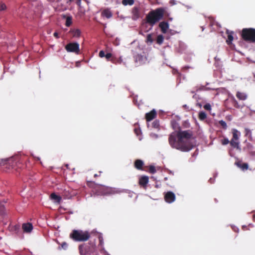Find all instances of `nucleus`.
Instances as JSON below:
<instances>
[{
	"label": "nucleus",
	"instance_id": "1",
	"mask_svg": "<svg viewBox=\"0 0 255 255\" xmlns=\"http://www.w3.org/2000/svg\"><path fill=\"white\" fill-rule=\"evenodd\" d=\"M192 136L193 132L190 130L172 132L168 138L169 143L172 148L183 152L189 151L193 147L190 141Z\"/></svg>",
	"mask_w": 255,
	"mask_h": 255
},
{
	"label": "nucleus",
	"instance_id": "2",
	"mask_svg": "<svg viewBox=\"0 0 255 255\" xmlns=\"http://www.w3.org/2000/svg\"><path fill=\"white\" fill-rule=\"evenodd\" d=\"M165 11V9L163 7L157 8L155 10H151L146 16V22L150 25L153 26L163 18Z\"/></svg>",
	"mask_w": 255,
	"mask_h": 255
},
{
	"label": "nucleus",
	"instance_id": "3",
	"mask_svg": "<svg viewBox=\"0 0 255 255\" xmlns=\"http://www.w3.org/2000/svg\"><path fill=\"white\" fill-rule=\"evenodd\" d=\"M94 233V231L89 233L87 231L73 230L69 235L71 239L75 242H85L88 241Z\"/></svg>",
	"mask_w": 255,
	"mask_h": 255
},
{
	"label": "nucleus",
	"instance_id": "4",
	"mask_svg": "<svg viewBox=\"0 0 255 255\" xmlns=\"http://www.w3.org/2000/svg\"><path fill=\"white\" fill-rule=\"evenodd\" d=\"M241 36L246 41L255 43V28H243L242 30Z\"/></svg>",
	"mask_w": 255,
	"mask_h": 255
},
{
	"label": "nucleus",
	"instance_id": "5",
	"mask_svg": "<svg viewBox=\"0 0 255 255\" xmlns=\"http://www.w3.org/2000/svg\"><path fill=\"white\" fill-rule=\"evenodd\" d=\"M233 138L230 141V145L234 148H239V136H240V132L236 129H232Z\"/></svg>",
	"mask_w": 255,
	"mask_h": 255
},
{
	"label": "nucleus",
	"instance_id": "6",
	"mask_svg": "<svg viewBox=\"0 0 255 255\" xmlns=\"http://www.w3.org/2000/svg\"><path fill=\"white\" fill-rule=\"evenodd\" d=\"M65 49L68 52L79 54L80 52L79 44L77 42H71L65 46Z\"/></svg>",
	"mask_w": 255,
	"mask_h": 255
},
{
	"label": "nucleus",
	"instance_id": "7",
	"mask_svg": "<svg viewBox=\"0 0 255 255\" xmlns=\"http://www.w3.org/2000/svg\"><path fill=\"white\" fill-rule=\"evenodd\" d=\"M134 62L137 66L144 64L147 61L145 55L137 54L134 56Z\"/></svg>",
	"mask_w": 255,
	"mask_h": 255
},
{
	"label": "nucleus",
	"instance_id": "8",
	"mask_svg": "<svg viewBox=\"0 0 255 255\" xmlns=\"http://www.w3.org/2000/svg\"><path fill=\"white\" fill-rule=\"evenodd\" d=\"M164 200L166 202L171 203L175 200V195L172 192L168 191L164 195Z\"/></svg>",
	"mask_w": 255,
	"mask_h": 255
},
{
	"label": "nucleus",
	"instance_id": "9",
	"mask_svg": "<svg viewBox=\"0 0 255 255\" xmlns=\"http://www.w3.org/2000/svg\"><path fill=\"white\" fill-rule=\"evenodd\" d=\"M104 189V194H115L121 192V191L118 189L112 187H104L101 186Z\"/></svg>",
	"mask_w": 255,
	"mask_h": 255
},
{
	"label": "nucleus",
	"instance_id": "10",
	"mask_svg": "<svg viewBox=\"0 0 255 255\" xmlns=\"http://www.w3.org/2000/svg\"><path fill=\"white\" fill-rule=\"evenodd\" d=\"M156 115H157L156 111H155V110L153 109L150 112L147 113L145 114V119H146V121L149 122V121L152 120L153 119H154V118H155V117H156Z\"/></svg>",
	"mask_w": 255,
	"mask_h": 255
},
{
	"label": "nucleus",
	"instance_id": "11",
	"mask_svg": "<svg viewBox=\"0 0 255 255\" xmlns=\"http://www.w3.org/2000/svg\"><path fill=\"white\" fill-rule=\"evenodd\" d=\"M22 229L24 233H29L33 229V226L31 223H23L22 225Z\"/></svg>",
	"mask_w": 255,
	"mask_h": 255
},
{
	"label": "nucleus",
	"instance_id": "12",
	"mask_svg": "<svg viewBox=\"0 0 255 255\" xmlns=\"http://www.w3.org/2000/svg\"><path fill=\"white\" fill-rule=\"evenodd\" d=\"M78 249L81 255H85L90 250L89 247L85 244L79 245Z\"/></svg>",
	"mask_w": 255,
	"mask_h": 255
},
{
	"label": "nucleus",
	"instance_id": "13",
	"mask_svg": "<svg viewBox=\"0 0 255 255\" xmlns=\"http://www.w3.org/2000/svg\"><path fill=\"white\" fill-rule=\"evenodd\" d=\"M149 181V178L147 176H142L139 179V184L142 186L143 187H145L146 186Z\"/></svg>",
	"mask_w": 255,
	"mask_h": 255
},
{
	"label": "nucleus",
	"instance_id": "14",
	"mask_svg": "<svg viewBox=\"0 0 255 255\" xmlns=\"http://www.w3.org/2000/svg\"><path fill=\"white\" fill-rule=\"evenodd\" d=\"M159 27L163 33H166L169 28V24L167 22L162 21L159 24Z\"/></svg>",
	"mask_w": 255,
	"mask_h": 255
},
{
	"label": "nucleus",
	"instance_id": "15",
	"mask_svg": "<svg viewBox=\"0 0 255 255\" xmlns=\"http://www.w3.org/2000/svg\"><path fill=\"white\" fill-rule=\"evenodd\" d=\"M101 15L107 18H110L113 16L112 11L108 8L104 9L101 12Z\"/></svg>",
	"mask_w": 255,
	"mask_h": 255
},
{
	"label": "nucleus",
	"instance_id": "16",
	"mask_svg": "<svg viewBox=\"0 0 255 255\" xmlns=\"http://www.w3.org/2000/svg\"><path fill=\"white\" fill-rule=\"evenodd\" d=\"M143 162L140 159H136L134 163V167L138 170H142Z\"/></svg>",
	"mask_w": 255,
	"mask_h": 255
},
{
	"label": "nucleus",
	"instance_id": "17",
	"mask_svg": "<svg viewBox=\"0 0 255 255\" xmlns=\"http://www.w3.org/2000/svg\"><path fill=\"white\" fill-rule=\"evenodd\" d=\"M236 97L239 100L245 101L247 99L248 95L244 92L238 91L236 93Z\"/></svg>",
	"mask_w": 255,
	"mask_h": 255
},
{
	"label": "nucleus",
	"instance_id": "18",
	"mask_svg": "<svg viewBox=\"0 0 255 255\" xmlns=\"http://www.w3.org/2000/svg\"><path fill=\"white\" fill-rule=\"evenodd\" d=\"M50 198L56 203L59 204L61 201V197L60 196L56 195L55 193L51 194Z\"/></svg>",
	"mask_w": 255,
	"mask_h": 255
},
{
	"label": "nucleus",
	"instance_id": "19",
	"mask_svg": "<svg viewBox=\"0 0 255 255\" xmlns=\"http://www.w3.org/2000/svg\"><path fill=\"white\" fill-rule=\"evenodd\" d=\"M94 236H96L98 237L99 240V246H101V248H103L104 245V240L103 236L101 233H98L97 232H94L93 234Z\"/></svg>",
	"mask_w": 255,
	"mask_h": 255
},
{
	"label": "nucleus",
	"instance_id": "20",
	"mask_svg": "<svg viewBox=\"0 0 255 255\" xmlns=\"http://www.w3.org/2000/svg\"><path fill=\"white\" fill-rule=\"evenodd\" d=\"M231 101L233 106L236 108L239 109L241 108L240 105L239 104L238 101L236 100L234 96L231 97Z\"/></svg>",
	"mask_w": 255,
	"mask_h": 255
},
{
	"label": "nucleus",
	"instance_id": "21",
	"mask_svg": "<svg viewBox=\"0 0 255 255\" xmlns=\"http://www.w3.org/2000/svg\"><path fill=\"white\" fill-rule=\"evenodd\" d=\"M64 17L66 18L65 25L67 27H69L72 23V17L71 16H64Z\"/></svg>",
	"mask_w": 255,
	"mask_h": 255
},
{
	"label": "nucleus",
	"instance_id": "22",
	"mask_svg": "<svg viewBox=\"0 0 255 255\" xmlns=\"http://www.w3.org/2000/svg\"><path fill=\"white\" fill-rule=\"evenodd\" d=\"M198 118L200 121H204L207 118V114L204 112H200L198 115Z\"/></svg>",
	"mask_w": 255,
	"mask_h": 255
},
{
	"label": "nucleus",
	"instance_id": "23",
	"mask_svg": "<svg viewBox=\"0 0 255 255\" xmlns=\"http://www.w3.org/2000/svg\"><path fill=\"white\" fill-rule=\"evenodd\" d=\"M132 13L133 16L137 18L139 17V11L137 7H134L132 9Z\"/></svg>",
	"mask_w": 255,
	"mask_h": 255
},
{
	"label": "nucleus",
	"instance_id": "24",
	"mask_svg": "<svg viewBox=\"0 0 255 255\" xmlns=\"http://www.w3.org/2000/svg\"><path fill=\"white\" fill-rule=\"evenodd\" d=\"M233 32H231L230 33H228V39L226 40V42L228 44H230L232 41L233 40Z\"/></svg>",
	"mask_w": 255,
	"mask_h": 255
},
{
	"label": "nucleus",
	"instance_id": "25",
	"mask_svg": "<svg viewBox=\"0 0 255 255\" xmlns=\"http://www.w3.org/2000/svg\"><path fill=\"white\" fill-rule=\"evenodd\" d=\"M122 3L124 5H132L134 3L133 0H123Z\"/></svg>",
	"mask_w": 255,
	"mask_h": 255
},
{
	"label": "nucleus",
	"instance_id": "26",
	"mask_svg": "<svg viewBox=\"0 0 255 255\" xmlns=\"http://www.w3.org/2000/svg\"><path fill=\"white\" fill-rule=\"evenodd\" d=\"M163 40H164L163 36L161 34L159 35L157 37L156 42L157 44L160 45L163 43Z\"/></svg>",
	"mask_w": 255,
	"mask_h": 255
},
{
	"label": "nucleus",
	"instance_id": "27",
	"mask_svg": "<svg viewBox=\"0 0 255 255\" xmlns=\"http://www.w3.org/2000/svg\"><path fill=\"white\" fill-rule=\"evenodd\" d=\"M72 32L73 37H78L81 34V31L78 29L73 30Z\"/></svg>",
	"mask_w": 255,
	"mask_h": 255
},
{
	"label": "nucleus",
	"instance_id": "28",
	"mask_svg": "<svg viewBox=\"0 0 255 255\" xmlns=\"http://www.w3.org/2000/svg\"><path fill=\"white\" fill-rule=\"evenodd\" d=\"M219 124H220V125L222 127V128L224 129H226L227 128V124L226 123L223 121V120H221V121H219Z\"/></svg>",
	"mask_w": 255,
	"mask_h": 255
},
{
	"label": "nucleus",
	"instance_id": "29",
	"mask_svg": "<svg viewBox=\"0 0 255 255\" xmlns=\"http://www.w3.org/2000/svg\"><path fill=\"white\" fill-rule=\"evenodd\" d=\"M238 165L243 170H247L249 167L248 164L247 163H244L240 164H238Z\"/></svg>",
	"mask_w": 255,
	"mask_h": 255
},
{
	"label": "nucleus",
	"instance_id": "30",
	"mask_svg": "<svg viewBox=\"0 0 255 255\" xmlns=\"http://www.w3.org/2000/svg\"><path fill=\"white\" fill-rule=\"evenodd\" d=\"M221 143L222 145H225L229 143L230 144V141H229L227 138L225 137L221 140Z\"/></svg>",
	"mask_w": 255,
	"mask_h": 255
},
{
	"label": "nucleus",
	"instance_id": "31",
	"mask_svg": "<svg viewBox=\"0 0 255 255\" xmlns=\"http://www.w3.org/2000/svg\"><path fill=\"white\" fill-rule=\"evenodd\" d=\"M156 170L155 167L153 165H150L149 166V172L151 174H154L156 172Z\"/></svg>",
	"mask_w": 255,
	"mask_h": 255
},
{
	"label": "nucleus",
	"instance_id": "32",
	"mask_svg": "<svg viewBox=\"0 0 255 255\" xmlns=\"http://www.w3.org/2000/svg\"><path fill=\"white\" fill-rule=\"evenodd\" d=\"M7 8L6 5L3 2L0 3V11L5 10Z\"/></svg>",
	"mask_w": 255,
	"mask_h": 255
},
{
	"label": "nucleus",
	"instance_id": "33",
	"mask_svg": "<svg viewBox=\"0 0 255 255\" xmlns=\"http://www.w3.org/2000/svg\"><path fill=\"white\" fill-rule=\"evenodd\" d=\"M153 40L152 37V35L151 34H148L146 37V42L152 43L153 42Z\"/></svg>",
	"mask_w": 255,
	"mask_h": 255
},
{
	"label": "nucleus",
	"instance_id": "34",
	"mask_svg": "<svg viewBox=\"0 0 255 255\" xmlns=\"http://www.w3.org/2000/svg\"><path fill=\"white\" fill-rule=\"evenodd\" d=\"M195 88H196L195 91L198 92L199 91L205 90L206 89V87L204 86H200L196 87Z\"/></svg>",
	"mask_w": 255,
	"mask_h": 255
},
{
	"label": "nucleus",
	"instance_id": "35",
	"mask_svg": "<svg viewBox=\"0 0 255 255\" xmlns=\"http://www.w3.org/2000/svg\"><path fill=\"white\" fill-rule=\"evenodd\" d=\"M152 126L154 128H158L159 126V123L158 121H155L152 123Z\"/></svg>",
	"mask_w": 255,
	"mask_h": 255
},
{
	"label": "nucleus",
	"instance_id": "36",
	"mask_svg": "<svg viewBox=\"0 0 255 255\" xmlns=\"http://www.w3.org/2000/svg\"><path fill=\"white\" fill-rule=\"evenodd\" d=\"M245 135L246 136L251 135V134H252L251 130L250 129L248 128H245Z\"/></svg>",
	"mask_w": 255,
	"mask_h": 255
},
{
	"label": "nucleus",
	"instance_id": "37",
	"mask_svg": "<svg viewBox=\"0 0 255 255\" xmlns=\"http://www.w3.org/2000/svg\"><path fill=\"white\" fill-rule=\"evenodd\" d=\"M204 108L206 110L210 111L211 110V106L210 104H206L204 106Z\"/></svg>",
	"mask_w": 255,
	"mask_h": 255
},
{
	"label": "nucleus",
	"instance_id": "38",
	"mask_svg": "<svg viewBox=\"0 0 255 255\" xmlns=\"http://www.w3.org/2000/svg\"><path fill=\"white\" fill-rule=\"evenodd\" d=\"M134 133L137 135H138L140 134L141 131L139 128H135L134 129Z\"/></svg>",
	"mask_w": 255,
	"mask_h": 255
},
{
	"label": "nucleus",
	"instance_id": "39",
	"mask_svg": "<svg viewBox=\"0 0 255 255\" xmlns=\"http://www.w3.org/2000/svg\"><path fill=\"white\" fill-rule=\"evenodd\" d=\"M112 54L110 53H107L106 54H105V57L107 59V60H110V58L112 57Z\"/></svg>",
	"mask_w": 255,
	"mask_h": 255
},
{
	"label": "nucleus",
	"instance_id": "40",
	"mask_svg": "<svg viewBox=\"0 0 255 255\" xmlns=\"http://www.w3.org/2000/svg\"><path fill=\"white\" fill-rule=\"evenodd\" d=\"M99 55L101 58H103V57H105V52L103 50L100 51L99 52Z\"/></svg>",
	"mask_w": 255,
	"mask_h": 255
},
{
	"label": "nucleus",
	"instance_id": "41",
	"mask_svg": "<svg viewBox=\"0 0 255 255\" xmlns=\"http://www.w3.org/2000/svg\"><path fill=\"white\" fill-rule=\"evenodd\" d=\"M61 246L62 248L65 249L67 247L68 245L66 243H63Z\"/></svg>",
	"mask_w": 255,
	"mask_h": 255
},
{
	"label": "nucleus",
	"instance_id": "42",
	"mask_svg": "<svg viewBox=\"0 0 255 255\" xmlns=\"http://www.w3.org/2000/svg\"><path fill=\"white\" fill-rule=\"evenodd\" d=\"M53 35L56 38H58L59 37V34L57 32H54V34H53Z\"/></svg>",
	"mask_w": 255,
	"mask_h": 255
},
{
	"label": "nucleus",
	"instance_id": "43",
	"mask_svg": "<svg viewBox=\"0 0 255 255\" xmlns=\"http://www.w3.org/2000/svg\"><path fill=\"white\" fill-rule=\"evenodd\" d=\"M102 172V171H99V174H94V177H99L101 175V174Z\"/></svg>",
	"mask_w": 255,
	"mask_h": 255
},
{
	"label": "nucleus",
	"instance_id": "44",
	"mask_svg": "<svg viewBox=\"0 0 255 255\" xmlns=\"http://www.w3.org/2000/svg\"><path fill=\"white\" fill-rule=\"evenodd\" d=\"M197 106H198L199 108H201L202 105L201 103H197L196 104Z\"/></svg>",
	"mask_w": 255,
	"mask_h": 255
},
{
	"label": "nucleus",
	"instance_id": "45",
	"mask_svg": "<svg viewBox=\"0 0 255 255\" xmlns=\"http://www.w3.org/2000/svg\"><path fill=\"white\" fill-rule=\"evenodd\" d=\"M95 243L93 244L92 245H91V248L94 249H95Z\"/></svg>",
	"mask_w": 255,
	"mask_h": 255
},
{
	"label": "nucleus",
	"instance_id": "46",
	"mask_svg": "<svg viewBox=\"0 0 255 255\" xmlns=\"http://www.w3.org/2000/svg\"><path fill=\"white\" fill-rule=\"evenodd\" d=\"M209 181L211 183H213V179H212V178H210Z\"/></svg>",
	"mask_w": 255,
	"mask_h": 255
},
{
	"label": "nucleus",
	"instance_id": "47",
	"mask_svg": "<svg viewBox=\"0 0 255 255\" xmlns=\"http://www.w3.org/2000/svg\"><path fill=\"white\" fill-rule=\"evenodd\" d=\"M253 220L255 222V215H253Z\"/></svg>",
	"mask_w": 255,
	"mask_h": 255
},
{
	"label": "nucleus",
	"instance_id": "48",
	"mask_svg": "<svg viewBox=\"0 0 255 255\" xmlns=\"http://www.w3.org/2000/svg\"><path fill=\"white\" fill-rule=\"evenodd\" d=\"M0 208L1 209V210H3L4 209V207L3 206H0Z\"/></svg>",
	"mask_w": 255,
	"mask_h": 255
},
{
	"label": "nucleus",
	"instance_id": "49",
	"mask_svg": "<svg viewBox=\"0 0 255 255\" xmlns=\"http://www.w3.org/2000/svg\"><path fill=\"white\" fill-rule=\"evenodd\" d=\"M11 161V159H8V163L10 164V162Z\"/></svg>",
	"mask_w": 255,
	"mask_h": 255
},
{
	"label": "nucleus",
	"instance_id": "50",
	"mask_svg": "<svg viewBox=\"0 0 255 255\" xmlns=\"http://www.w3.org/2000/svg\"><path fill=\"white\" fill-rule=\"evenodd\" d=\"M167 179V177L164 178V180H166Z\"/></svg>",
	"mask_w": 255,
	"mask_h": 255
},
{
	"label": "nucleus",
	"instance_id": "51",
	"mask_svg": "<svg viewBox=\"0 0 255 255\" xmlns=\"http://www.w3.org/2000/svg\"><path fill=\"white\" fill-rule=\"evenodd\" d=\"M73 0H69V2H72Z\"/></svg>",
	"mask_w": 255,
	"mask_h": 255
},
{
	"label": "nucleus",
	"instance_id": "52",
	"mask_svg": "<svg viewBox=\"0 0 255 255\" xmlns=\"http://www.w3.org/2000/svg\"><path fill=\"white\" fill-rule=\"evenodd\" d=\"M195 91H192L191 93H194Z\"/></svg>",
	"mask_w": 255,
	"mask_h": 255
},
{
	"label": "nucleus",
	"instance_id": "53",
	"mask_svg": "<svg viewBox=\"0 0 255 255\" xmlns=\"http://www.w3.org/2000/svg\"><path fill=\"white\" fill-rule=\"evenodd\" d=\"M14 168V167H13V165L12 164V168Z\"/></svg>",
	"mask_w": 255,
	"mask_h": 255
},
{
	"label": "nucleus",
	"instance_id": "54",
	"mask_svg": "<svg viewBox=\"0 0 255 255\" xmlns=\"http://www.w3.org/2000/svg\"><path fill=\"white\" fill-rule=\"evenodd\" d=\"M17 255H20V254H18Z\"/></svg>",
	"mask_w": 255,
	"mask_h": 255
}]
</instances>
